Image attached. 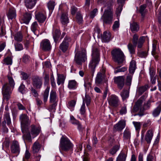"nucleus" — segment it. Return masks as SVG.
<instances>
[{"label":"nucleus","instance_id":"6e6d98bb","mask_svg":"<svg viewBox=\"0 0 161 161\" xmlns=\"http://www.w3.org/2000/svg\"><path fill=\"white\" fill-rule=\"evenodd\" d=\"M132 123L135 127L136 130L139 131L141 129V123L139 122L133 121Z\"/></svg>","mask_w":161,"mask_h":161},{"label":"nucleus","instance_id":"c9c22d12","mask_svg":"<svg viewBox=\"0 0 161 161\" xmlns=\"http://www.w3.org/2000/svg\"><path fill=\"white\" fill-rule=\"evenodd\" d=\"M147 86H145L139 87L137 90V92L139 95H142L147 89Z\"/></svg>","mask_w":161,"mask_h":161},{"label":"nucleus","instance_id":"7c9ffc66","mask_svg":"<svg viewBox=\"0 0 161 161\" xmlns=\"http://www.w3.org/2000/svg\"><path fill=\"white\" fill-rule=\"evenodd\" d=\"M127 154L124 152H121L116 158V161H125Z\"/></svg>","mask_w":161,"mask_h":161},{"label":"nucleus","instance_id":"39448f33","mask_svg":"<svg viewBox=\"0 0 161 161\" xmlns=\"http://www.w3.org/2000/svg\"><path fill=\"white\" fill-rule=\"evenodd\" d=\"M60 146L62 150L67 152L73 151L74 145L67 137L62 136L60 140Z\"/></svg>","mask_w":161,"mask_h":161},{"label":"nucleus","instance_id":"2eb2a0df","mask_svg":"<svg viewBox=\"0 0 161 161\" xmlns=\"http://www.w3.org/2000/svg\"><path fill=\"white\" fill-rule=\"evenodd\" d=\"M125 79L123 76H119L114 78V82L117 84L119 88L121 89L124 84Z\"/></svg>","mask_w":161,"mask_h":161},{"label":"nucleus","instance_id":"49530a36","mask_svg":"<svg viewBox=\"0 0 161 161\" xmlns=\"http://www.w3.org/2000/svg\"><path fill=\"white\" fill-rule=\"evenodd\" d=\"M14 45L16 51H20L22 50L23 49V46L21 43H15Z\"/></svg>","mask_w":161,"mask_h":161},{"label":"nucleus","instance_id":"ea45409f","mask_svg":"<svg viewBox=\"0 0 161 161\" xmlns=\"http://www.w3.org/2000/svg\"><path fill=\"white\" fill-rule=\"evenodd\" d=\"M4 121L7 122V125H9L11 123V119L10 117L9 114L8 112H6L4 115Z\"/></svg>","mask_w":161,"mask_h":161},{"label":"nucleus","instance_id":"58836bf2","mask_svg":"<svg viewBox=\"0 0 161 161\" xmlns=\"http://www.w3.org/2000/svg\"><path fill=\"white\" fill-rule=\"evenodd\" d=\"M122 100L124 101L129 97V92L127 90H123L120 93Z\"/></svg>","mask_w":161,"mask_h":161},{"label":"nucleus","instance_id":"680f3d73","mask_svg":"<svg viewBox=\"0 0 161 161\" xmlns=\"http://www.w3.org/2000/svg\"><path fill=\"white\" fill-rule=\"evenodd\" d=\"M55 6V3L53 1H50L47 3V7L49 10L53 9Z\"/></svg>","mask_w":161,"mask_h":161},{"label":"nucleus","instance_id":"1a4fd4ad","mask_svg":"<svg viewBox=\"0 0 161 161\" xmlns=\"http://www.w3.org/2000/svg\"><path fill=\"white\" fill-rule=\"evenodd\" d=\"M108 102L109 105L114 107H118L120 104L119 97L115 95H112L108 98Z\"/></svg>","mask_w":161,"mask_h":161},{"label":"nucleus","instance_id":"423d86ee","mask_svg":"<svg viewBox=\"0 0 161 161\" xmlns=\"http://www.w3.org/2000/svg\"><path fill=\"white\" fill-rule=\"evenodd\" d=\"M112 59L118 64H122L125 60V56L123 52L119 49H113L111 52Z\"/></svg>","mask_w":161,"mask_h":161},{"label":"nucleus","instance_id":"b1692460","mask_svg":"<svg viewBox=\"0 0 161 161\" xmlns=\"http://www.w3.org/2000/svg\"><path fill=\"white\" fill-rule=\"evenodd\" d=\"M37 0H25L26 7L29 8H32L36 4Z\"/></svg>","mask_w":161,"mask_h":161},{"label":"nucleus","instance_id":"f8f14e48","mask_svg":"<svg viewBox=\"0 0 161 161\" xmlns=\"http://www.w3.org/2000/svg\"><path fill=\"white\" fill-rule=\"evenodd\" d=\"M36 19L41 23H43L47 18V15L46 13L43 12H39L35 14Z\"/></svg>","mask_w":161,"mask_h":161},{"label":"nucleus","instance_id":"de8ad7c7","mask_svg":"<svg viewBox=\"0 0 161 161\" xmlns=\"http://www.w3.org/2000/svg\"><path fill=\"white\" fill-rule=\"evenodd\" d=\"M52 103L48 108V110L50 112H54L56 110V107L57 105V103Z\"/></svg>","mask_w":161,"mask_h":161},{"label":"nucleus","instance_id":"864d4df0","mask_svg":"<svg viewBox=\"0 0 161 161\" xmlns=\"http://www.w3.org/2000/svg\"><path fill=\"white\" fill-rule=\"evenodd\" d=\"M85 102L86 103L87 106L89 105L90 103L91 98L90 97L87 95H86L85 97L83 98V102Z\"/></svg>","mask_w":161,"mask_h":161},{"label":"nucleus","instance_id":"bb28decb","mask_svg":"<svg viewBox=\"0 0 161 161\" xmlns=\"http://www.w3.org/2000/svg\"><path fill=\"white\" fill-rule=\"evenodd\" d=\"M60 34V31L58 29H56L53 31V37L55 42H57L58 40Z\"/></svg>","mask_w":161,"mask_h":161},{"label":"nucleus","instance_id":"a878e982","mask_svg":"<svg viewBox=\"0 0 161 161\" xmlns=\"http://www.w3.org/2000/svg\"><path fill=\"white\" fill-rule=\"evenodd\" d=\"M136 64L135 61L132 60L130 62L129 68V73L133 74L136 69Z\"/></svg>","mask_w":161,"mask_h":161},{"label":"nucleus","instance_id":"2f4dec72","mask_svg":"<svg viewBox=\"0 0 161 161\" xmlns=\"http://www.w3.org/2000/svg\"><path fill=\"white\" fill-rule=\"evenodd\" d=\"M49 89L50 87L47 86L42 94L43 101L44 103H46L47 101L49 95Z\"/></svg>","mask_w":161,"mask_h":161},{"label":"nucleus","instance_id":"a18cd8bd","mask_svg":"<svg viewBox=\"0 0 161 161\" xmlns=\"http://www.w3.org/2000/svg\"><path fill=\"white\" fill-rule=\"evenodd\" d=\"M15 40L17 42H21L22 40V36L20 32H18L14 36Z\"/></svg>","mask_w":161,"mask_h":161},{"label":"nucleus","instance_id":"e433bc0d","mask_svg":"<svg viewBox=\"0 0 161 161\" xmlns=\"http://www.w3.org/2000/svg\"><path fill=\"white\" fill-rule=\"evenodd\" d=\"M146 4L141 5L140 7L139 11L142 17L144 16L145 14L147 11L146 9Z\"/></svg>","mask_w":161,"mask_h":161},{"label":"nucleus","instance_id":"4be33fe9","mask_svg":"<svg viewBox=\"0 0 161 161\" xmlns=\"http://www.w3.org/2000/svg\"><path fill=\"white\" fill-rule=\"evenodd\" d=\"M60 21L63 25H65L69 22V19L67 13H62L60 17Z\"/></svg>","mask_w":161,"mask_h":161},{"label":"nucleus","instance_id":"338daca9","mask_svg":"<svg viewBox=\"0 0 161 161\" xmlns=\"http://www.w3.org/2000/svg\"><path fill=\"white\" fill-rule=\"evenodd\" d=\"M149 73L150 78L154 77L155 75V70L153 68H151L149 69Z\"/></svg>","mask_w":161,"mask_h":161},{"label":"nucleus","instance_id":"cd10ccee","mask_svg":"<svg viewBox=\"0 0 161 161\" xmlns=\"http://www.w3.org/2000/svg\"><path fill=\"white\" fill-rule=\"evenodd\" d=\"M31 13H26L24 15V17L23 19L24 23L28 24L31 18Z\"/></svg>","mask_w":161,"mask_h":161},{"label":"nucleus","instance_id":"8fccbe9b","mask_svg":"<svg viewBox=\"0 0 161 161\" xmlns=\"http://www.w3.org/2000/svg\"><path fill=\"white\" fill-rule=\"evenodd\" d=\"M119 149V146L118 145H115L110 150V153L112 155H114L116 153Z\"/></svg>","mask_w":161,"mask_h":161},{"label":"nucleus","instance_id":"6e6552de","mask_svg":"<svg viewBox=\"0 0 161 161\" xmlns=\"http://www.w3.org/2000/svg\"><path fill=\"white\" fill-rule=\"evenodd\" d=\"M87 59L84 52L77 51L75 55L74 62L78 65H81Z\"/></svg>","mask_w":161,"mask_h":161},{"label":"nucleus","instance_id":"c03bdc74","mask_svg":"<svg viewBox=\"0 0 161 161\" xmlns=\"http://www.w3.org/2000/svg\"><path fill=\"white\" fill-rule=\"evenodd\" d=\"M135 47L131 43H129L127 47L130 54H134L135 53Z\"/></svg>","mask_w":161,"mask_h":161},{"label":"nucleus","instance_id":"5701e85b","mask_svg":"<svg viewBox=\"0 0 161 161\" xmlns=\"http://www.w3.org/2000/svg\"><path fill=\"white\" fill-rule=\"evenodd\" d=\"M103 41L104 42H109L111 38V33L109 31L104 32L102 37Z\"/></svg>","mask_w":161,"mask_h":161},{"label":"nucleus","instance_id":"0e129e2a","mask_svg":"<svg viewBox=\"0 0 161 161\" xmlns=\"http://www.w3.org/2000/svg\"><path fill=\"white\" fill-rule=\"evenodd\" d=\"M132 77V76L131 75L127 76L126 79V84L127 85L129 86L131 85Z\"/></svg>","mask_w":161,"mask_h":161},{"label":"nucleus","instance_id":"393cba45","mask_svg":"<svg viewBox=\"0 0 161 161\" xmlns=\"http://www.w3.org/2000/svg\"><path fill=\"white\" fill-rule=\"evenodd\" d=\"M70 122L73 124L76 125L77 126V128L79 130H81L82 126L79 122L76 120L73 116L70 117Z\"/></svg>","mask_w":161,"mask_h":161},{"label":"nucleus","instance_id":"3c124183","mask_svg":"<svg viewBox=\"0 0 161 161\" xmlns=\"http://www.w3.org/2000/svg\"><path fill=\"white\" fill-rule=\"evenodd\" d=\"M119 26V20L115 21L112 26L113 30L115 31H118Z\"/></svg>","mask_w":161,"mask_h":161},{"label":"nucleus","instance_id":"7ed1b4c3","mask_svg":"<svg viewBox=\"0 0 161 161\" xmlns=\"http://www.w3.org/2000/svg\"><path fill=\"white\" fill-rule=\"evenodd\" d=\"M105 7L107 8L105 10L101 19L104 23L111 24L114 20L112 4L111 3H108Z\"/></svg>","mask_w":161,"mask_h":161},{"label":"nucleus","instance_id":"a211bd4d","mask_svg":"<svg viewBox=\"0 0 161 161\" xmlns=\"http://www.w3.org/2000/svg\"><path fill=\"white\" fill-rule=\"evenodd\" d=\"M157 107L153 111L152 115L154 117H157L160 114L161 111V101L157 103Z\"/></svg>","mask_w":161,"mask_h":161},{"label":"nucleus","instance_id":"13d9d810","mask_svg":"<svg viewBox=\"0 0 161 161\" xmlns=\"http://www.w3.org/2000/svg\"><path fill=\"white\" fill-rule=\"evenodd\" d=\"M118 5L119 6L117 8L116 11V14L117 17L119 16L122 10V7L123 6L122 5Z\"/></svg>","mask_w":161,"mask_h":161},{"label":"nucleus","instance_id":"4468645a","mask_svg":"<svg viewBox=\"0 0 161 161\" xmlns=\"http://www.w3.org/2000/svg\"><path fill=\"white\" fill-rule=\"evenodd\" d=\"M11 152L13 153L19 154V153L20 148L19 142L16 140L12 142L11 147Z\"/></svg>","mask_w":161,"mask_h":161},{"label":"nucleus","instance_id":"a19ab883","mask_svg":"<svg viewBox=\"0 0 161 161\" xmlns=\"http://www.w3.org/2000/svg\"><path fill=\"white\" fill-rule=\"evenodd\" d=\"M114 73L115 74L119 72H124L127 70V68L124 67L121 68L120 67H117L114 68Z\"/></svg>","mask_w":161,"mask_h":161},{"label":"nucleus","instance_id":"473e14b6","mask_svg":"<svg viewBox=\"0 0 161 161\" xmlns=\"http://www.w3.org/2000/svg\"><path fill=\"white\" fill-rule=\"evenodd\" d=\"M77 82L75 80H70L69 81L68 87L70 89H74L76 88Z\"/></svg>","mask_w":161,"mask_h":161},{"label":"nucleus","instance_id":"9b49d317","mask_svg":"<svg viewBox=\"0 0 161 161\" xmlns=\"http://www.w3.org/2000/svg\"><path fill=\"white\" fill-rule=\"evenodd\" d=\"M40 48L43 50L48 51L51 48V45L50 41L47 39L42 40L40 43Z\"/></svg>","mask_w":161,"mask_h":161},{"label":"nucleus","instance_id":"f704fd0d","mask_svg":"<svg viewBox=\"0 0 161 161\" xmlns=\"http://www.w3.org/2000/svg\"><path fill=\"white\" fill-rule=\"evenodd\" d=\"M130 28L133 32H135L137 31L139 29L138 25L136 22H133L130 25Z\"/></svg>","mask_w":161,"mask_h":161},{"label":"nucleus","instance_id":"69168bd1","mask_svg":"<svg viewBox=\"0 0 161 161\" xmlns=\"http://www.w3.org/2000/svg\"><path fill=\"white\" fill-rule=\"evenodd\" d=\"M76 104V101L75 100H72L69 102L67 105L68 107L70 108L74 107Z\"/></svg>","mask_w":161,"mask_h":161},{"label":"nucleus","instance_id":"0eeeda50","mask_svg":"<svg viewBox=\"0 0 161 161\" xmlns=\"http://www.w3.org/2000/svg\"><path fill=\"white\" fill-rule=\"evenodd\" d=\"M144 97V96H142L137 100L135 103L132 109V111L133 113L137 112L140 110V112L137 115L140 116H142L144 115L143 113V109L142 106Z\"/></svg>","mask_w":161,"mask_h":161},{"label":"nucleus","instance_id":"ddd939ff","mask_svg":"<svg viewBox=\"0 0 161 161\" xmlns=\"http://www.w3.org/2000/svg\"><path fill=\"white\" fill-rule=\"evenodd\" d=\"M32 85L37 89H40L42 85V80L41 78L36 76L32 79Z\"/></svg>","mask_w":161,"mask_h":161},{"label":"nucleus","instance_id":"e2e57ef3","mask_svg":"<svg viewBox=\"0 0 161 161\" xmlns=\"http://www.w3.org/2000/svg\"><path fill=\"white\" fill-rule=\"evenodd\" d=\"M5 121H3L2 123V130L4 133H6L8 132V129L6 126Z\"/></svg>","mask_w":161,"mask_h":161},{"label":"nucleus","instance_id":"c756f323","mask_svg":"<svg viewBox=\"0 0 161 161\" xmlns=\"http://www.w3.org/2000/svg\"><path fill=\"white\" fill-rule=\"evenodd\" d=\"M7 16L9 19H12L15 18L16 16V13L15 9L14 8L10 9L7 14Z\"/></svg>","mask_w":161,"mask_h":161},{"label":"nucleus","instance_id":"bf43d9fd","mask_svg":"<svg viewBox=\"0 0 161 161\" xmlns=\"http://www.w3.org/2000/svg\"><path fill=\"white\" fill-rule=\"evenodd\" d=\"M138 36L137 35V34H135L133 36V38L132 39V43L133 45L135 47H136L138 40Z\"/></svg>","mask_w":161,"mask_h":161},{"label":"nucleus","instance_id":"4d7b16f0","mask_svg":"<svg viewBox=\"0 0 161 161\" xmlns=\"http://www.w3.org/2000/svg\"><path fill=\"white\" fill-rule=\"evenodd\" d=\"M76 18L77 21L80 24L83 22L82 16L80 13H78L77 14Z\"/></svg>","mask_w":161,"mask_h":161},{"label":"nucleus","instance_id":"9d476101","mask_svg":"<svg viewBox=\"0 0 161 161\" xmlns=\"http://www.w3.org/2000/svg\"><path fill=\"white\" fill-rule=\"evenodd\" d=\"M71 39L69 37L66 36L64 40L59 46V49L64 53L65 52L68 50L69 46V43L71 41Z\"/></svg>","mask_w":161,"mask_h":161},{"label":"nucleus","instance_id":"f257e3e1","mask_svg":"<svg viewBox=\"0 0 161 161\" xmlns=\"http://www.w3.org/2000/svg\"><path fill=\"white\" fill-rule=\"evenodd\" d=\"M7 77L8 79V85L7 83L5 84L2 87V90L4 99L8 101L10 97V94L12 90L14 87L15 82L11 72L8 73Z\"/></svg>","mask_w":161,"mask_h":161},{"label":"nucleus","instance_id":"aec40b11","mask_svg":"<svg viewBox=\"0 0 161 161\" xmlns=\"http://www.w3.org/2000/svg\"><path fill=\"white\" fill-rule=\"evenodd\" d=\"M20 119L22 125H27L30 123L29 117L26 114H24L20 115Z\"/></svg>","mask_w":161,"mask_h":161},{"label":"nucleus","instance_id":"052dcab7","mask_svg":"<svg viewBox=\"0 0 161 161\" xmlns=\"http://www.w3.org/2000/svg\"><path fill=\"white\" fill-rule=\"evenodd\" d=\"M30 57L27 54H24L22 57L23 62L25 63H28L30 60Z\"/></svg>","mask_w":161,"mask_h":161},{"label":"nucleus","instance_id":"dca6fc26","mask_svg":"<svg viewBox=\"0 0 161 161\" xmlns=\"http://www.w3.org/2000/svg\"><path fill=\"white\" fill-rule=\"evenodd\" d=\"M153 136V131L151 130H148L145 135L144 142L146 141L148 144H150L151 140Z\"/></svg>","mask_w":161,"mask_h":161},{"label":"nucleus","instance_id":"09e8293b","mask_svg":"<svg viewBox=\"0 0 161 161\" xmlns=\"http://www.w3.org/2000/svg\"><path fill=\"white\" fill-rule=\"evenodd\" d=\"M3 64L6 65H11L12 63V60L10 57H7L3 59Z\"/></svg>","mask_w":161,"mask_h":161},{"label":"nucleus","instance_id":"6ab92c4d","mask_svg":"<svg viewBox=\"0 0 161 161\" xmlns=\"http://www.w3.org/2000/svg\"><path fill=\"white\" fill-rule=\"evenodd\" d=\"M125 122L124 120L119 121L114 126L117 131H121L125 127Z\"/></svg>","mask_w":161,"mask_h":161},{"label":"nucleus","instance_id":"603ef678","mask_svg":"<svg viewBox=\"0 0 161 161\" xmlns=\"http://www.w3.org/2000/svg\"><path fill=\"white\" fill-rule=\"evenodd\" d=\"M84 86L86 89L88 90L92 88L91 83L88 81V79H86L85 80Z\"/></svg>","mask_w":161,"mask_h":161},{"label":"nucleus","instance_id":"f03ea898","mask_svg":"<svg viewBox=\"0 0 161 161\" xmlns=\"http://www.w3.org/2000/svg\"><path fill=\"white\" fill-rule=\"evenodd\" d=\"M30 132L28 130L23 129L22 132L23 133V137L25 140L29 142L32 141V138H34L38 136L41 131V128L40 126L35 125H31L30 127Z\"/></svg>","mask_w":161,"mask_h":161},{"label":"nucleus","instance_id":"20e7f679","mask_svg":"<svg viewBox=\"0 0 161 161\" xmlns=\"http://www.w3.org/2000/svg\"><path fill=\"white\" fill-rule=\"evenodd\" d=\"M100 54L98 49L93 48L92 50V60L89 65V68L93 72L95 69L100 61Z\"/></svg>","mask_w":161,"mask_h":161},{"label":"nucleus","instance_id":"79ce46f5","mask_svg":"<svg viewBox=\"0 0 161 161\" xmlns=\"http://www.w3.org/2000/svg\"><path fill=\"white\" fill-rule=\"evenodd\" d=\"M65 77L62 75H59L58 76L57 83L59 85L61 84H63L65 80Z\"/></svg>","mask_w":161,"mask_h":161},{"label":"nucleus","instance_id":"4c0bfd02","mask_svg":"<svg viewBox=\"0 0 161 161\" xmlns=\"http://www.w3.org/2000/svg\"><path fill=\"white\" fill-rule=\"evenodd\" d=\"M38 25L36 21H35L32 24L31 26V30L35 35H37L36 32L38 30Z\"/></svg>","mask_w":161,"mask_h":161},{"label":"nucleus","instance_id":"f3484780","mask_svg":"<svg viewBox=\"0 0 161 161\" xmlns=\"http://www.w3.org/2000/svg\"><path fill=\"white\" fill-rule=\"evenodd\" d=\"M58 98L57 96L56 93L55 91L52 90L50 92L49 102L58 103Z\"/></svg>","mask_w":161,"mask_h":161},{"label":"nucleus","instance_id":"774afa93","mask_svg":"<svg viewBox=\"0 0 161 161\" xmlns=\"http://www.w3.org/2000/svg\"><path fill=\"white\" fill-rule=\"evenodd\" d=\"M90 158L89 154L87 153H84V154L83 156V161H88Z\"/></svg>","mask_w":161,"mask_h":161},{"label":"nucleus","instance_id":"5fc2aeb1","mask_svg":"<svg viewBox=\"0 0 161 161\" xmlns=\"http://www.w3.org/2000/svg\"><path fill=\"white\" fill-rule=\"evenodd\" d=\"M80 114L81 115H84L86 113V106L85 102H83L81 106L80 109Z\"/></svg>","mask_w":161,"mask_h":161},{"label":"nucleus","instance_id":"37998d69","mask_svg":"<svg viewBox=\"0 0 161 161\" xmlns=\"http://www.w3.org/2000/svg\"><path fill=\"white\" fill-rule=\"evenodd\" d=\"M157 47V42L156 40L154 41L153 43V49L152 51V54L153 56H154L157 53L156 52V49Z\"/></svg>","mask_w":161,"mask_h":161},{"label":"nucleus","instance_id":"412c9836","mask_svg":"<svg viewBox=\"0 0 161 161\" xmlns=\"http://www.w3.org/2000/svg\"><path fill=\"white\" fill-rule=\"evenodd\" d=\"M41 144L37 141L35 142L32 146V150L33 153L35 154L38 153L41 147Z\"/></svg>","mask_w":161,"mask_h":161},{"label":"nucleus","instance_id":"72a5a7b5","mask_svg":"<svg viewBox=\"0 0 161 161\" xmlns=\"http://www.w3.org/2000/svg\"><path fill=\"white\" fill-rule=\"evenodd\" d=\"M105 77L101 75L100 73H98L95 79V82L96 84L99 85L101 84L103 79Z\"/></svg>","mask_w":161,"mask_h":161},{"label":"nucleus","instance_id":"c85d7f7f","mask_svg":"<svg viewBox=\"0 0 161 161\" xmlns=\"http://www.w3.org/2000/svg\"><path fill=\"white\" fill-rule=\"evenodd\" d=\"M131 137V133L129 129H126L123 132V139L124 140H130Z\"/></svg>","mask_w":161,"mask_h":161}]
</instances>
